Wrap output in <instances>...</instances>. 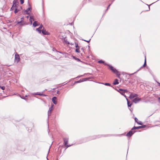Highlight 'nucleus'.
Segmentation results:
<instances>
[{
  "instance_id": "nucleus-3",
  "label": "nucleus",
  "mask_w": 160,
  "mask_h": 160,
  "mask_svg": "<svg viewBox=\"0 0 160 160\" xmlns=\"http://www.w3.org/2000/svg\"><path fill=\"white\" fill-rule=\"evenodd\" d=\"M138 96V95L135 94V93H131L130 94L129 96V98L131 99H132L134 98H136Z\"/></svg>"
},
{
  "instance_id": "nucleus-11",
  "label": "nucleus",
  "mask_w": 160,
  "mask_h": 160,
  "mask_svg": "<svg viewBox=\"0 0 160 160\" xmlns=\"http://www.w3.org/2000/svg\"><path fill=\"white\" fill-rule=\"evenodd\" d=\"M56 99L57 98L55 97H53L52 99V102L55 104H56L57 103V101L56 100Z\"/></svg>"
},
{
  "instance_id": "nucleus-21",
  "label": "nucleus",
  "mask_w": 160,
  "mask_h": 160,
  "mask_svg": "<svg viewBox=\"0 0 160 160\" xmlns=\"http://www.w3.org/2000/svg\"><path fill=\"white\" fill-rule=\"evenodd\" d=\"M76 52H80L79 48H77V49L76 50Z\"/></svg>"
},
{
  "instance_id": "nucleus-22",
  "label": "nucleus",
  "mask_w": 160,
  "mask_h": 160,
  "mask_svg": "<svg viewBox=\"0 0 160 160\" xmlns=\"http://www.w3.org/2000/svg\"><path fill=\"white\" fill-rule=\"evenodd\" d=\"M36 30L38 31L39 33L41 32V29H40L39 28H37L36 29Z\"/></svg>"
},
{
  "instance_id": "nucleus-32",
  "label": "nucleus",
  "mask_w": 160,
  "mask_h": 160,
  "mask_svg": "<svg viewBox=\"0 0 160 160\" xmlns=\"http://www.w3.org/2000/svg\"><path fill=\"white\" fill-rule=\"evenodd\" d=\"M104 85H107V86H110V84L109 83H105L104 84Z\"/></svg>"
},
{
  "instance_id": "nucleus-12",
  "label": "nucleus",
  "mask_w": 160,
  "mask_h": 160,
  "mask_svg": "<svg viewBox=\"0 0 160 160\" xmlns=\"http://www.w3.org/2000/svg\"><path fill=\"white\" fill-rule=\"evenodd\" d=\"M34 21V17L33 16H30V17L29 21L30 22V24L31 25L33 21Z\"/></svg>"
},
{
  "instance_id": "nucleus-8",
  "label": "nucleus",
  "mask_w": 160,
  "mask_h": 160,
  "mask_svg": "<svg viewBox=\"0 0 160 160\" xmlns=\"http://www.w3.org/2000/svg\"><path fill=\"white\" fill-rule=\"evenodd\" d=\"M31 8L30 6H29L26 10H25V12L27 14H29L31 11Z\"/></svg>"
},
{
  "instance_id": "nucleus-25",
  "label": "nucleus",
  "mask_w": 160,
  "mask_h": 160,
  "mask_svg": "<svg viewBox=\"0 0 160 160\" xmlns=\"http://www.w3.org/2000/svg\"><path fill=\"white\" fill-rule=\"evenodd\" d=\"M137 123H138L139 125H141L142 124V122L140 121H138V122H137Z\"/></svg>"
},
{
  "instance_id": "nucleus-20",
  "label": "nucleus",
  "mask_w": 160,
  "mask_h": 160,
  "mask_svg": "<svg viewBox=\"0 0 160 160\" xmlns=\"http://www.w3.org/2000/svg\"><path fill=\"white\" fill-rule=\"evenodd\" d=\"M138 127H133L132 128V130H134V129H139Z\"/></svg>"
},
{
  "instance_id": "nucleus-38",
  "label": "nucleus",
  "mask_w": 160,
  "mask_h": 160,
  "mask_svg": "<svg viewBox=\"0 0 160 160\" xmlns=\"http://www.w3.org/2000/svg\"><path fill=\"white\" fill-rule=\"evenodd\" d=\"M158 100L159 102H160V97H159L158 98Z\"/></svg>"
},
{
  "instance_id": "nucleus-36",
  "label": "nucleus",
  "mask_w": 160,
  "mask_h": 160,
  "mask_svg": "<svg viewBox=\"0 0 160 160\" xmlns=\"http://www.w3.org/2000/svg\"><path fill=\"white\" fill-rule=\"evenodd\" d=\"M90 40H91V39H90L89 40H88V41H86V40H84V41H86V42H90Z\"/></svg>"
},
{
  "instance_id": "nucleus-40",
  "label": "nucleus",
  "mask_w": 160,
  "mask_h": 160,
  "mask_svg": "<svg viewBox=\"0 0 160 160\" xmlns=\"http://www.w3.org/2000/svg\"><path fill=\"white\" fill-rule=\"evenodd\" d=\"M28 17H29V16H27V17H26V18H28Z\"/></svg>"
},
{
  "instance_id": "nucleus-17",
  "label": "nucleus",
  "mask_w": 160,
  "mask_h": 160,
  "mask_svg": "<svg viewBox=\"0 0 160 160\" xmlns=\"http://www.w3.org/2000/svg\"><path fill=\"white\" fill-rule=\"evenodd\" d=\"M42 33L44 35H47L48 34V32L45 30L43 29L42 30Z\"/></svg>"
},
{
  "instance_id": "nucleus-19",
  "label": "nucleus",
  "mask_w": 160,
  "mask_h": 160,
  "mask_svg": "<svg viewBox=\"0 0 160 160\" xmlns=\"http://www.w3.org/2000/svg\"><path fill=\"white\" fill-rule=\"evenodd\" d=\"M15 9L14 13H16L19 11V10L17 9V7H15Z\"/></svg>"
},
{
  "instance_id": "nucleus-28",
  "label": "nucleus",
  "mask_w": 160,
  "mask_h": 160,
  "mask_svg": "<svg viewBox=\"0 0 160 160\" xmlns=\"http://www.w3.org/2000/svg\"><path fill=\"white\" fill-rule=\"evenodd\" d=\"M24 0H20V1L21 2V4H22L24 2Z\"/></svg>"
},
{
  "instance_id": "nucleus-5",
  "label": "nucleus",
  "mask_w": 160,
  "mask_h": 160,
  "mask_svg": "<svg viewBox=\"0 0 160 160\" xmlns=\"http://www.w3.org/2000/svg\"><path fill=\"white\" fill-rule=\"evenodd\" d=\"M135 132L132 131V130L131 131H130L127 134L126 136L128 137H131L134 133Z\"/></svg>"
},
{
  "instance_id": "nucleus-33",
  "label": "nucleus",
  "mask_w": 160,
  "mask_h": 160,
  "mask_svg": "<svg viewBox=\"0 0 160 160\" xmlns=\"http://www.w3.org/2000/svg\"><path fill=\"white\" fill-rule=\"evenodd\" d=\"M42 27H43L42 25H41L40 26V27L38 28H39L40 29H41L42 28Z\"/></svg>"
},
{
  "instance_id": "nucleus-34",
  "label": "nucleus",
  "mask_w": 160,
  "mask_h": 160,
  "mask_svg": "<svg viewBox=\"0 0 160 160\" xmlns=\"http://www.w3.org/2000/svg\"><path fill=\"white\" fill-rule=\"evenodd\" d=\"M135 122H138V119L137 118H135Z\"/></svg>"
},
{
  "instance_id": "nucleus-1",
  "label": "nucleus",
  "mask_w": 160,
  "mask_h": 160,
  "mask_svg": "<svg viewBox=\"0 0 160 160\" xmlns=\"http://www.w3.org/2000/svg\"><path fill=\"white\" fill-rule=\"evenodd\" d=\"M20 57L18 54L17 53L15 54V62L18 63L20 61Z\"/></svg>"
},
{
  "instance_id": "nucleus-23",
  "label": "nucleus",
  "mask_w": 160,
  "mask_h": 160,
  "mask_svg": "<svg viewBox=\"0 0 160 160\" xmlns=\"http://www.w3.org/2000/svg\"><path fill=\"white\" fill-rule=\"evenodd\" d=\"M21 21L20 22H18L17 23L18 24H19L20 23H21V22H22V21L23 20V18H21Z\"/></svg>"
},
{
  "instance_id": "nucleus-37",
  "label": "nucleus",
  "mask_w": 160,
  "mask_h": 160,
  "mask_svg": "<svg viewBox=\"0 0 160 160\" xmlns=\"http://www.w3.org/2000/svg\"><path fill=\"white\" fill-rule=\"evenodd\" d=\"M138 128H142V127H143V126H139L138 127Z\"/></svg>"
},
{
  "instance_id": "nucleus-43",
  "label": "nucleus",
  "mask_w": 160,
  "mask_h": 160,
  "mask_svg": "<svg viewBox=\"0 0 160 160\" xmlns=\"http://www.w3.org/2000/svg\"><path fill=\"white\" fill-rule=\"evenodd\" d=\"M159 85V86H160V83H158Z\"/></svg>"
},
{
  "instance_id": "nucleus-44",
  "label": "nucleus",
  "mask_w": 160,
  "mask_h": 160,
  "mask_svg": "<svg viewBox=\"0 0 160 160\" xmlns=\"http://www.w3.org/2000/svg\"><path fill=\"white\" fill-rule=\"evenodd\" d=\"M22 98H24L23 97H22Z\"/></svg>"
},
{
  "instance_id": "nucleus-7",
  "label": "nucleus",
  "mask_w": 160,
  "mask_h": 160,
  "mask_svg": "<svg viewBox=\"0 0 160 160\" xmlns=\"http://www.w3.org/2000/svg\"><path fill=\"white\" fill-rule=\"evenodd\" d=\"M53 106V105L52 104L49 108V110L48 112V116L50 115L51 113L52 110V108Z\"/></svg>"
},
{
  "instance_id": "nucleus-45",
  "label": "nucleus",
  "mask_w": 160,
  "mask_h": 160,
  "mask_svg": "<svg viewBox=\"0 0 160 160\" xmlns=\"http://www.w3.org/2000/svg\"><path fill=\"white\" fill-rule=\"evenodd\" d=\"M114 0H113V1H114Z\"/></svg>"
},
{
  "instance_id": "nucleus-9",
  "label": "nucleus",
  "mask_w": 160,
  "mask_h": 160,
  "mask_svg": "<svg viewBox=\"0 0 160 160\" xmlns=\"http://www.w3.org/2000/svg\"><path fill=\"white\" fill-rule=\"evenodd\" d=\"M141 100V98H136L133 100V101L134 102L136 103L138 102L139 101Z\"/></svg>"
},
{
  "instance_id": "nucleus-2",
  "label": "nucleus",
  "mask_w": 160,
  "mask_h": 160,
  "mask_svg": "<svg viewBox=\"0 0 160 160\" xmlns=\"http://www.w3.org/2000/svg\"><path fill=\"white\" fill-rule=\"evenodd\" d=\"M109 68L112 71V72H113L114 73L117 74L118 73V72L117 71V70L115 68H114L113 67H112L111 66L108 65Z\"/></svg>"
},
{
  "instance_id": "nucleus-15",
  "label": "nucleus",
  "mask_w": 160,
  "mask_h": 160,
  "mask_svg": "<svg viewBox=\"0 0 160 160\" xmlns=\"http://www.w3.org/2000/svg\"><path fill=\"white\" fill-rule=\"evenodd\" d=\"M118 79H116L114 82H113V84H114V85H117V84H118L119 83L118 82Z\"/></svg>"
},
{
  "instance_id": "nucleus-13",
  "label": "nucleus",
  "mask_w": 160,
  "mask_h": 160,
  "mask_svg": "<svg viewBox=\"0 0 160 160\" xmlns=\"http://www.w3.org/2000/svg\"><path fill=\"white\" fill-rule=\"evenodd\" d=\"M13 6H14V7H17V5L18 2H17V0H14L13 1Z\"/></svg>"
},
{
  "instance_id": "nucleus-6",
  "label": "nucleus",
  "mask_w": 160,
  "mask_h": 160,
  "mask_svg": "<svg viewBox=\"0 0 160 160\" xmlns=\"http://www.w3.org/2000/svg\"><path fill=\"white\" fill-rule=\"evenodd\" d=\"M87 79H88L87 78H83L82 79H80L78 81L75 82V83L81 82H83L86 81Z\"/></svg>"
},
{
  "instance_id": "nucleus-18",
  "label": "nucleus",
  "mask_w": 160,
  "mask_h": 160,
  "mask_svg": "<svg viewBox=\"0 0 160 160\" xmlns=\"http://www.w3.org/2000/svg\"><path fill=\"white\" fill-rule=\"evenodd\" d=\"M126 100H127V103H128V107H130L131 106V105H132V104L131 103L130 104V102L128 101V99L127 98H126Z\"/></svg>"
},
{
  "instance_id": "nucleus-14",
  "label": "nucleus",
  "mask_w": 160,
  "mask_h": 160,
  "mask_svg": "<svg viewBox=\"0 0 160 160\" xmlns=\"http://www.w3.org/2000/svg\"><path fill=\"white\" fill-rule=\"evenodd\" d=\"M39 24L38 23L37 21H35L33 23V26L34 27H36L37 26H38Z\"/></svg>"
},
{
  "instance_id": "nucleus-29",
  "label": "nucleus",
  "mask_w": 160,
  "mask_h": 160,
  "mask_svg": "<svg viewBox=\"0 0 160 160\" xmlns=\"http://www.w3.org/2000/svg\"><path fill=\"white\" fill-rule=\"evenodd\" d=\"M14 9H15L14 6L12 5V8L10 9V10H12Z\"/></svg>"
},
{
  "instance_id": "nucleus-26",
  "label": "nucleus",
  "mask_w": 160,
  "mask_h": 160,
  "mask_svg": "<svg viewBox=\"0 0 160 160\" xmlns=\"http://www.w3.org/2000/svg\"><path fill=\"white\" fill-rule=\"evenodd\" d=\"M98 62L100 63H104V62L102 60H99L98 61Z\"/></svg>"
},
{
  "instance_id": "nucleus-27",
  "label": "nucleus",
  "mask_w": 160,
  "mask_h": 160,
  "mask_svg": "<svg viewBox=\"0 0 160 160\" xmlns=\"http://www.w3.org/2000/svg\"><path fill=\"white\" fill-rule=\"evenodd\" d=\"M75 47L77 48H79V47L78 46V44L77 43L75 42Z\"/></svg>"
},
{
  "instance_id": "nucleus-39",
  "label": "nucleus",
  "mask_w": 160,
  "mask_h": 160,
  "mask_svg": "<svg viewBox=\"0 0 160 160\" xmlns=\"http://www.w3.org/2000/svg\"><path fill=\"white\" fill-rule=\"evenodd\" d=\"M76 60L78 61H80V60H79V58H77Z\"/></svg>"
},
{
  "instance_id": "nucleus-31",
  "label": "nucleus",
  "mask_w": 160,
  "mask_h": 160,
  "mask_svg": "<svg viewBox=\"0 0 160 160\" xmlns=\"http://www.w3.org/2000/svg\"><path fill=\"white\" fill-rule=\"evenodd\" d=\"M35 94L36 95H40V96H45L44 95H43L42 94H40V93H39H39H35Z\"/></svg>"
},
{
  "instance_id": "nucleus-16",
  "label": "nucleus",
  "mask_w": 160,
  "mask_h": 160,
  "mask_svg": "<svg viewBox=\"0 0 160 160\" xmlns=\"http://www.w3.org/2000/svg\"><path fill=\"white\" fill-rule=\"evenodd\" d=\"M63 42H64V43L65 44H69V42H68V41H67V39L65 38L64 40H63Z\"/></svg>"
},
{
  "instance_id": "nucleus-10",
  "label": "nucleus",
  "mask_w": 160,
  "mask_h": 160,
  "mask_svg": "<svg viewBox=\"0 0 160 160\" xmlns=\"http://www.w3.org/2000/svg\"><path fill=\"white\" fill-rule=\"evenodd\" d=\"M64 145H65V146L67 147V148L68 147L71 146V145H68H68H67L68 142V139L67 138H64Z\"/></svg>"
},
{
  "instance_id": "nucleus-41",
  "label": "nucleus",
  "mask_w": 160,
  "mask_h": 160,
  "mask_svg": "<svg viewBox=\"0 0 160 160\" xmlns=\"http://www.w3.org/2000/svg\"><path fill=\"white\" fill-rule=\"evenodd\" d=\"M110 5H111V4H109V6H108V7H110Z\"/></svg>"
},
{
  "instance_id": "nucleus-42",
  "label": "nucleus",
  "mask_w": 160,
  "mask_h": 160,
  "mask_svg": "<svg viewBox=\"0 0 160 160\" xmlns=\"http://www.w3.org/2000/svg\"><path fill=\"white\" fill-rule=\"evenodd\" d=\"M143 126V127H142V128H144V127H145V126L144 125V126Z\"/></svg>"
},
{
  "instance_id": "nucleus-30",
  "label": "nucleus",
  "mask_w": 160,
  "mask_h": 160,
  "mask_svg": "<svg viewBox=\"0 0 160 160\" xmlns=\"http://www.w3.org/2000/svg\"><path fill=\"white\" fill-rule=\"evenodd\" d=\"M146 58H145V62H144V63L143 64V66L144 67L145 65H146Z\"/></svg>"
},
{
  "instance_id": "nucleus-35",
  "label": "nucleus",
  "mask_w": 160,
  "mask_h": 160,
  "mask_svg": "<svg viewBox=\"0 0 160 160\" xmlns=\"http://www.w3.org/2000/svg\"><path fill=\"white\" fill-rule=\"evenodd\" d=\"M123 91H124L125 93V92H127L128 91V90H127L126 89H123Z\"/></svg>"
},
{
  "instance_id": "nucleus-4",
  "label": "nucleus",
  "mask_w": 160,
  "mask_h": 160,
  "mask_svg": "<svg viewBox=\"0 0 160 160\" xmlns=\"http://www.w3.org/2000/svg\"><path fill=\"white\" fill-rule=\"evenodd\" d=\"M118 91L122 95H123L126 98H127L126 96L124 94V92L123 91V90L122 89H119V90H118Z\"/></svg>"
},
{
  "instance_id": "nucleus-24",
  "label": "nucleus",
  "mask_w": 160,
  "mask_h": 160,
  "mask_svg": "<svg viewBox=\"0 0 160 160\" xmlns=\"http://www.w3.org/2000/svg\"><path fill=\"white\" fill-rule=\"evenodd\" d=\"M0 88L2 90H4L5 89V87L4 86H0Z\"/></svg>"
}]
</instances>
